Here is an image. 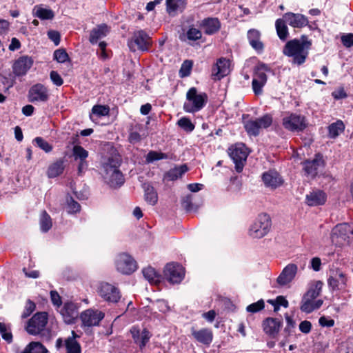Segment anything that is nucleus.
I'll list each match as a JSON object with an SVG mask.
<instances>
[{"label": "nucleus", "instance_id": "f257e3e1", "mask_svg": "<svg viewBox=\"0 0 353 353\" xmlns=\"http://www.w3.org/2000/svg\"><path fill=\"white\" fill-rule=\"evenodd\" d=\"M121 156L115 150L101 160V174L105 182L112 188H117L124 183V176L119 170Z\"/></svg>", "mask_w": 353, "mask_h": 353}, {"label": "nucleus", "instance_id": "f03ea898", "mask_svg": "<svg viewBox=\"0 0 353 353\" xmlns=\"http://www.w3.org/2000/svg\"><path fill=\"white\" fill-rule=\"evenodd\" d=\"M312 46V41L308 40L306 35H302L300 39H294L288 41L283 48V54L292 58V63L303 65L309 54L308 50Z\"/></svg>", "mask_w": 353, "mask_h": 353}, {"label": "nucleus", "instance_id": "7ed1b4c3", "mask_svg": "<svg viewBox=\"0 0 353 353\" xmlns=\"http://www.w3.org/2000/svg\"><path fill=\"white\" fill-rule=\"evenodd\" d=\"M208 101V97L205 92H199L196 88L192 87L186 93L183 109L185 112L194 114L201 110L206 105Z\"/></svg>", "mask_w": 353, "mask_h": 353}, {"label": "nucleus", "instance_id": "20e7f679", "mask_svg": "<svg viewBox=\"0 0 353 353\" xmlns=\"http://www.w3.org/2000/svg\"><path fill=\"white\" fill-rule=\"evenodd\" d=\"M271 225L270 216L267 214H261L250 226L248 234L253 239H261L269 232Z\"/></svg>", "mask_w": 353, "mask_h": 353}, {"label": "nucleus", "instance_id": "39448f33", "mask_svg": "<svg viewBox=\"0 0 353 353\" xmlns=\"http://www.w3.org/2000/svg\"><path fill=\"white\" fill-rule=\"evenodd\" d=\"M272 121V117L266 114L261 117L245 121L244 128L249 136L257 137L260 134V130L270 127Z\"/></svg>", "mask_w": 353, "mask_h": 353}, {"label": "nucleus", "instance_id": "423d86ee", "mask_svg": "<svg viewBox=\"0 0 353 353\" xmlns=\"http://www.w3.org/2000/svg\"><path fill=\"white\" fill-rule=\"evenodd\" d=\"M105 314L103 312L93 308L84 310L80 314L81 327L86 331L87 329L98 326Z\"/></svg>", "mask_w": 353, "mask_h": 353}, {"label": "nucleus", "instance_id": "0eeeda50", "mask_svg": "<svg viewBox=\"0 0 353 353\" xmlns=\"http://www.w3.org/2000/svg\"><path fill=\"white\" fill-rule=\"evenodd\" d=\"M283 127L292 132H302L307 125L305 117L301 114L291 113L289 116L285 117L283 119Z\"/></svg>", "mask_w": 353, "mask_h": 353}, {"label": "nucleus", "instance_id": "6e6552de", "mask_svg": "<svg viewBox=\"0 0 353 353\" xmlns=\"http://www.w3.org/2000/svg\"><path fill=\"white\" fill-rule=\"evenodd\" d=\"M229 155L235 164L236 171L241 172L248 153L244 144H237L229 148Z\"/></svg>", "mask_w": 353, "mask_h": 353}, {"label": "nucleus", "instance_id": "1a4fd4ad", "mask_svg": "<svg viewBox=\"0 0 353 353\" xmlns=\"http://www.w3.org/2000/svg\"><path fill=\"white\" fill-rule=\"evenodd\" d=\"M163 279L171 283H179L184 277L182 266L176 263H168L163 271Z\"/></svg>", "mask_w": 353, "mask_h": 353}, {"label": "nucleus", "instance_id": "9d476101", "mask_svg": "<svg viewBox=\"0 0 353 353\" xmlns=\"http://www.w3.org/2000/svg\"><path fill=\"white\" fill-rule=\"evenodd\" d=\"M47 322V314L46 312H38L28 321L26 326V331L32 335L38 334L44 329Z\"/></svg>", "mask_w": 353, "mask_h": 353}, {"label": "nucleus", "instance_id": "9b49d317", "mask_svg": "<svg viewBox=\"0 0 353 353\" xmlns=\"http://www.w3.org/2000/svg\"><path fill=\"white\" fill-rule=\"evenodd\" d=\"M97 292L104 301L108 302L117 303L120 299L118 289L108 283H100Z\"/></svg>", "mask_w": 353, "mask_h": 353}, {"label": "nucleus", "instance_id": "f8f14e48", "mask_svg": "<svg viewBox=\"0 0 353 353\" xmlns=\"http://www.w3.org/2000/svg\"><path fill=\"white\" fill-rule=\"evenodd\" d=\"M302 165L305 175L314 178L317 175L319 168L324 165L323 155L320 153L316 154L312 160L304 161Z\"/></svg>", "mask_w": 353, "mask_h": 353}, {"label": "nucleus", "instance_id": "ddd939ff", "mask_svg": "<svg viewBox=\"0 0 353 353\" xmlns=\"http://www.w3.org/2000/svg\"><path fill=\"white\" fill-rule=\"evenodd\" d=\"M347 282L346 275L339 269L330 270L327 279L328 286L332 290H341L345 288Z\"/></svg>", "mask_w": 353, "mask_h": 353}, {"label": "nucleus", "instance_id": "4468645a", "mask_svg": "<svg viewBox=\"0 0 353 353\" xmlns=\"http://www.w3.org/2000/svg\"><path fill=\"white\" fill-rule=\"evenodd\" d=\"M261 179L265 186L271 190L281 187L284 183L282 176L275 170H269L263 172Z\"/></svg>", "mask_w": 353, "mask_h": 353}, {"label": "nucleus", "instance_id": "2eb2a0df", "mask_svg": "<svg viewBox=\"0 0 353 353\" xmlns=\"http://www.w3.org/2000/svg\"><path fill=\"white\" fill-rule=\"evenodd\" d=\"M59 312L66 324H73L79 315V307L74 303L67 301Z\"/></svg>", "mask_w": 353, "mask_h": 353}, {"label": "nucleus", "instance_id": "dca6fc26", "mask_svg": "<svg viewBox=\"0 0 353 353\" xmlns=\"http://www.w3.org/2000/svg\"><path fill=\"white\" fill-rule=\"evenodd\" d=\"M48 90L41 83L32 85L28 92V99L32 103H44L48 100Z\"/></svg>", "mask_w": 353, "mask_h": 353}, {"label": "nucleus", "instance_id": "f3484780", "mask_svg": "<svg viewBox=\"0 0 353 353\" xmlns=\"http://www.w3.org/2000/svg\"><path fill=\"white\" fill-rule=\"evenodd\" d=\"M282 325V320L277 318L268 317L262 323L264 332L272 339H276Z\"/></svg>", "mask_w": 353, "mask_h": 353}, {"label": "nucleus", "instance_id": "a211bd4d", "mask_svg": "<svg viewBox=\"0 0 353 353\" xmlns=\"http://www.w3.org/2000/svg\"><path fill=\"white\" fill-rule=\"evenodd\" d=\"M134 44L141 52H148L152 45V39L145 30H140L134 32Z\"/></svg>", "mask_w": 353, "mask_h": 353}, {"label": "nucleus", "instance_id": "6ab92c4d", "mask_svg": "<svg viewBox=\"0 0 353 353\" xmlns=\"http://www.w3.org/2000/svg\"><path fill=\"white\" fill-rule=\"evenodd\" d=\"M117 270L121 274H130L132 272V259L130 254L122 252L115 259Z\"/></svg>", "mask_w": 353, "mask_h": 353}, {"label": "nucleus", "instance_id": "aec40b11", "mask_svg": "<svg viewBox=\"0 0 353 353\" xmlns=\"http://www.w3.org/2000/svg\"><path fill=\"white\" fill-rule=\"evenodd\" d=\"M34 63L32 57L28 56H21L15 61L13 64L12 70L16 76H24L31 68Z\"/></svg>", "mask_w": 353, "mask_h": 353}, {"label": "nucleus", "instance_id": "412c9836", "mask_svg": "<svg viewBox=\"0 0 353 353\" xmlns=\"http://www.w3.org/2000/svg\"><path fill=\"white\" fill-rule=\"evenodd\" d=\"M230 61L226 58L221 57L212 66V78L214 81L220 80L230 72Z\"/></svg>", "mask_w": 353, "mask_h": 353}, {"label": "nucleus", "instance_id": "4be33fe9", "mask_svg": "<svg viewBox=\"0 0 353 353\" xmlns=\"http://www.w3.org/2000/svg\"><path fill=\"white\" fill-rule=\"evenodd\" d=\"M298 270V267L294 263H290L286 265L278 276L276 281L281 286L286 285L292 281Z\"/></svg>", "mask_w": 353, "mask_h": 353}, {"label": "nucleus", "instance_id": "5701e85b", "mask_svg": "<svg viewBox=\"0 0 353 353\" xmlns=\"http://www.w3.org/2000/svg\"><path fill=\"white\" fill-rule=\"evenodd\" d=\"M199 27L205 34L212 35L219 31L221 23L216 17H207L200 22Z\"/></svg>", "mask_w": 353, "mask_h": 353}, {"label": "nucleus", "instance_id": "b1692460", "mask_svg": "<svg viewBox=\"0 0 353 353\" xmlns=\"http://www.w3.org/2000/svg\"><path fill=\"white\" fill-rule=\"evenodd\" d=\"M286 23L293 28H301L308 24L307 18L301 14L288 12L283 15Z\"/></svg>", "mask_w": 353, "mask_h": 353}, {"label": "nucleus", "instance_id": "393cba45", "mask_svg": "<svg viewBox=\"0 0 353 353\" xmlns=\"http://www.w3.org/2000/svg\"><path fill=\"white\" fill-rule=\"evenodd\" d=\"M248 39L251 47L258 53L264 50V44L261 41V32L256 29H250L248 32Z\"/></svg>", "mask_w": 353, "mask_h": 353}, {"label": "nucleus", "instance_id": "a878e982", "mask_svg": "<svg viewBox=\"0 0 353 353\" xmlns=\"http://www.w3.org/2000/svg\"><path fill=\"white\" fill-rule=\"evenodd\" d=\"M192 335L199 343L210 345L213 340V333L210 329L202 328L199 330H192Z\"/></svg>", "mask_w": 353, "mask_h": 353}, {"label": "nucleus", "instance_id": "bb28decb", "mask_svg": "<svg viewBox=\"0 0 353 353\" xmlns=\"http://www.w3.org/2000/svg\"><path fill=\"white\" fill-rule=\"evenodd\" d=\"M32 13L33 17L41 20H52L55 16L54 11L43 4L36 5Z\"/></svg>", "mask_w": 353, "mask_h": 353}, {"label": "nucleus", "instance_id": "cd10ccee", "mask_svg": "<svg viewBox=\"0 0 353 353\" xmlns=\"http://www.w3.org/2000/svg\"><path fill=\"white\" fill-rule=\"evenodd\" d=\"M326 201V194L321 190L312 191L305 197V203L309 206L323 205Z\"/></svg>", "mask_w": 353, "mask_h": 353}, {"label": "nucleus", "instance_id": "c85d7f7f", "mask_svg": "<svg viewBox=\"0 0 353 353\" xmlns=\"http://www.w3.org/2000/svg\"><path fill=\"white\" fill-rule=\"evenodd\" d=\"M351 224L343 223L336 225L332 230L331 239L332 241L336 238H341L343 241L349 239Z\"/></svg>", "mask_w": 353, "mask_h": 353}, {"label": "nucleus", "instance_id": "c756f323", "mask_svg": "<svg viewBox=\"0 0 353 353\" xmlns=\"http://www.w3.org/2000/svg\"><path fill=\"white\" fill-rule=\"evenodd\" d=\"M152 334L146 329H143L140 333L139 330L134 327V342L137 343L142 352L146 344L149 342Z\"/></svg>", "mask_w": 353, "mask_h": 353}, {"label": "nucleus", "instance_id": "7c9ffc66", "mask_svg": "<svg viewBox=\"0 0 353 353\" xmlns=\"http://www.w3.org/2000/svg\"><path fill=\"white\" fill-rule=\"evenodd\" d=\"M323 301L321 299L314 300L308 299L303 297L301 303L300 309L302 312L310 314L314 310H317L321 307Z\"/></svg>", "mask_w": 353, "mask_h": 353}, {"label": "nucleus", "instance_id": "2f4dec72", "mask_svg": "<svg viewBox=\"0 0 353 353\" xmlns=\"http://www.w3.org/2000/svg\"><path fill=\"white\" fill-rule=\"evenodd\" d=\"M142 272L145 279L151 284L158 285L163 280V275L151 266L143 268Z\"/></svg>", "mask_w": 353, "mask_h": 353}, {"label": "nucleus", "instance_id": "473e14b6", "mask_svg": "<svg viewBox=\"0 0 353 353\" xmlns=\"http://www.w3.org/2000/svg\"><path fill=\"white\" fill-rule=\"evenodd\" d=\"M109 32L108 26L101 24L93 28L90 34V42L92 44H96L98 41L105 37Z\"/></svg>", "mask_w": 353, "mask_h": 353}, {"label": "nucleus", "instance_id": "72a5a7b5", "mask_svg": "<svg viewBox=\"0 0 353 353\" xmlns=\"http://www.w3.org/2000/svg\"><path fill=\"white\" fill-rule=\"evenodd\" d=\"M142 188L144 191L145 201L152 205H154L158 201V194L154 188L150 183H144Z\"/></svg>", "mask_w": 353, "mask_h": 353}, {"label": "nucleus", "instance_id": "f704fd0d", "mask_svg": "<svg viewBox=\"0 0 353 353\" xmlns=\"http://www.w3.org/2000/svg\"><path fill=\"white\" fill-rule=\"evenodd\" d=\"M80 336L72 331V336L67 338L64 341V345L67 353H81V346L76 339Z\"/></svg>", "mask_w": 353, "mask_h": 353}, {"label": "nucleus", "instance_id": "c9c22d12", "mask_svg": "<svg viewBox=\"0 0 353 353\" xmlns=\"http://www.w3.org/2000/svg\"><path fill=\"white\" fill-rule=\"evenodd\" d=\"M270 69L268 65L263 63H259L254 69V78L253 79H256L259 81H262V83L267 82V75L265 74V71H270Z\"/></svg>", "mask_w": 353, "mask_h": 353}, {"label": "nucleus", "instance_id": "e433bc0d", "mask_svg": "<svg viewBox=\"0 0 353 353\" xmlns=\"http://www.w3.org/2000/svg\"><path fill=\"white\" fill-rule=\"evenodd\" d=\"M64 170L63 161L59 159L50 165L47 171V175L49 178H54L60 175Z\"/></svg>", "mask_w": 353, "mask_h": 353}, {"label": "nucleus", "instance_id": "4c0bfd02", "mask_svg": "<svg viewBox=\"0 0 353 353\" xmlns=\"http://www.w3.org/2000/svg\"><path fill=\"white\" fill-rule=\"evenodd\" d=\"M286 23H287L283 18L278 19L275 22V27L278 37L282 41L286 40L289 34Z\"/></svg>", "mask_w": 353, "mask_h": 353}, {"label": "nucleus", "instance_id": "58836bf2", "mask_svg": "<svg viewBox=\"0 0 353 353\" xmlns=\"http://www.w3.org/2000/svg\"><path fill=\"white\" fill-rule=\"evenodd\" d=\"M345 130V125L342 121L339 120L328 126V136L331 139L336 138Z\"/></svg>", "mask_w": 353, "mask_h": 353}, {"label": "nucleus", "instance_id": "ea45409f", "mask_svg": "<svg viewBox=\"0 0 353 353\" xmlns=\"http://www.w3.org/2000/svg\"><path fill=\"white\" fill-rule=\"evenodd\" d=\"M188 170V168L185 164L175 167L167 172L166 178L170 181L176 180L178 178L181 177Z\"/></svg>", "mask_w": 353, "mask_h": 353}, {"label": "nucleus", "instance_id": "a19ab883", "mask_svg": "<svg viewBox=\"0 0 353 353\" xmlns=\"http://www.w3.org/2000/svg\"><path fill=\"white\" fill-rule=\"evenodd\" d=\"M323 285V282L321 281H315L303 297L315 300L320 295Z\"/></svg>", "mask_w": 353, "mask_h": 353}, {"label": "nucleus", "instance_id": "79ce46f5", "mask_svg": "<svg viewBox=\"0 0 353 353\" xmlns=\"http://www.w3.org/2000/svg\"><path fill=\"white\" fill-rule=\"evenodd\" d=\"M202 37V32L197 28L190 27L185 34L180 35L179 38L181 41H185L186 39L190 41H196L200 39Z\"/></svg>", "mask_w": 353, "mask_h": 353}, {"label": "nucleus", "instance_id": "37998d69", "mask_svg": "<svg viewBox=\"0 0 353 353\" xmlns=\"http://www.w3.org/2000/svg\"><path fill=\"white\" fill-rule=\"evenodd\" d=\"M285 319L286 321V325L283 330L282 335L284 338H289L294 332L296 323L292 316H290L287 313L285 314Z\"/></svg>", "mask_w": 353, "mask_h": 353}, {"label": "nucleus", "instance_id": "c03bdc74", "mask_svg": "<svg viewBox=\"0 0 353 353\" xmlns=\"http://www.w3.org/2000/svg\"><path fill=\"white\" fill-rule=\"evenodd\" d=\"M47 349L39 342L30 343L22 353H47Z\"/></svg>", "mask_w": 353, "mask_h": 353}, {"label": "nucleus", "instance_id": "a18cd8bd", "mask_svg": "<svg viewBox=\"0 0 353 353\" xmlns=\"http://www.w3.org/2000/svg\"><path fill=\"white\" fill-rule=\"evenodd\" d=\"M110 109L106 105H95L92 108L90 118L92 120L108 114Z\"/></svg>", "mask_w": 353, "mask_h": 353}, {"label": "nucleus", "instance_id": "49530a36", "mask_svg": "<svg viewBox=\"0 0 353 353\" xmlns=\"http://www.w3.org/2000/svg\"><path fill=\"white\" fill-rule=\"evenodd\" d=\"M52 219L49 214L46 212H42L40 216V228L43 232H47L52 228Z\"/></svg>", "mask_w": 353, "mask_h": 353}, {"label": "nucleus", "instance_id": "de8ad7c7", "mask_svg": "<svg viewBox=\"0 0 353 353\" xmlns=\"http://www.w3.org/2000/svg\"><path fill=\"white\" fill-rule=\"evenodd\" d=\"M81 210V205L79 203L74 201L72 197L69 196L66 199V211L68 214H74L79 212Z\"/></svg>", "mask_w": 353, "mask_h": 353}, {"label": "nucleus", "instance_id": "09e8293b", "mask_svg": "<svg viewBox=\"0 0 353 353\" xmlns=\"http://www.w3.org/2000/svg\"><path fill=\"white\" fill-rule=\"evenodd\" d=\"M177 125L182 130L188 133L192 132L195 128L191 120L186 117H181L179 120H178Z\"/></svg>", "mask_w": 353, "mask_h": 353}, {"label": "nucleus", "instance_id": "8fccbe9b", "mask_svg": "<svg viewBox=\"0 0 353 353\" xmlns=\"http://www.w3.org/2000/svg\"><path fill=\"white\" fill-rule=\"evenodd\" d=\"M72 154L75 160L85 161L88 157V152L80 145H74Z\"/></svg>", "mask_w": 353, "mask_h": 353}, {"label": "nucleus", "instance_id": "3c124183", "mask_svg": "<svg viewBox=\"0 0 353 353\" xmlns=\"http://www.w3.org/2000/svg\"><path fill=\"white\" fill-rule=\"evenodd\" d=\"M166 159H168V155L165 153L153 150L150 151L146 156V161L148 163H152L155 161Z\"/></svg>", "mask_w": 353, "mask_h": 353}, {"label": "nucleus", "instance_id": "603ef678", "mask_svg": "<svg viewBox=\"0 0 353 353\" xmlns=\"http://www.w3.org/2000/svg\"><path fill=\"white\" fill-rule=\"evenodd\" d=\"M185 4V0H166V10L169 14L177 10L179 5Z\"/></svg>", "mask_w": 353, "mask_h": 353}, {"label": "nucleus", "instance_id": "864d4df0", "mask_svg": "<svg viewBox=\"0 0 353 353\" xmlns=\"http://www.w3.org/2000/svg\"><path fill=\"white\" fill-rule=\"evenodd\" d=\"M193 63L191 60H185L183 62L179 70V76L181 77H188L190 74Z\"/></svg>", "mask_w": 353, "mask_h": 353}, {"label": "nucleus", "instance_id": "5fc2aeb1", "mask_svg": "<svg viewBox=\"0 0 353 353\" xmlns=\"http://www.w3.org/2000/svg\"><path fill=\"white\" fill-rule=\"evenodd\" d=\"M265 307V302L263 299H260L258 301L253 303L246 307V311L250 313H256Z\"/></svg>", "mask_w": 353, "mask_h": 353}, {"label": "nucleus", "instance_id": "6e6d98bb", "mask_svg": "<svg viewBox=\"0 0 353 353\" xmlns=\"http://www.w3.org/2000/svg\"><path fill=\"white\" fill-rule=\"evenodd\" d=\"M33 142L46 152H50L52 150L51 145L41 137H36Z\"/></svg>", "mask_w": 353, "mask_h": 353}, {"label": "nucleus", "instance_id": "4d7b16f0", "mask_svg": "<svg viewBox=\"0 0 353 353\" xmlns=\"http://www.w3.org/2000/svg\"><path fill=\"white\" fill-rule=\"evenodd\" d=\"M35 304L30 300H28L24 308V310L21 314L22 319L28 317L35 310Z\"/></svg>", "mask_w": 353, "mask_h": 353}, {"label": "nucleus", "instance_id": "13d9d810", "mask_svg": "<svg viewBox=\"0 0 353 353\" xmlns=\"http://www.w3.org/2000/svg\"><path fill=\"white\" fill-rule=\"evenodd\" d=\"M54 59L59 63H64L68 59V55L65 50L59 49L54 52Z\"/></svg>", "mask_w": 353, "mask_h": 353}, {"label": "nucleus", "instance_id": "bf43d9fd", "mask_svg": "<svg viewBox=\"0 0 353 353\" xmlns=\"http://www.w3.org/2000/svg\"><path fill=\"white\" fill-rule=\"evenodd\" d=\"M0 334L2 338L7 342L10 343L12 341V335L11 332L7 329L6 325L0 322Z\"/></svg>", "mask_w": 353, "mask_h": 353}, {"label": "nucleus", "instance_id": "052dcab7", "mask_svg": "<svg viewBox=\"0 0 353 353\" xmlns=\"http://www.w3.org/2000/svg\"><path fill=\"white\" fill-rule=\"evenodd\" d=\"M343 45L346 48H351L353 46V34L347 33L344 34L341 37Z\"/></svg>", "mask_w": 353, "mask_h": 353}, {"label": "nucleus", "instance_id": "680f3d73", "mask_svg": "<svg viewBox=\"0 0 353 353\" xmlns=\"http://www.w3.org/2000/svg\"><path fill=\"white\" fill-rule=\"evenodd\" d=\"M266 83H262V81H256V79H252V89L254 93L256 95H260L263 92V87L265 85Z\"/></svg>", "mask_w": 353, "mask_h": 353}, {"label": "nucleus", "instance_id": "e2e57ef3", "mask_svg": "<svg viewBox=\"0 0 353 353\" xmlns=\"http://www.w3.org/2000/svg\"><path fill=\"white\" fill-rule=\"evenodd\" d=\"M50 298L52 304L57 308L61 307L62 301L60 295L56 291L50 292Z\"/></svg>", "mask_w": 353, "mask_h": 353}, {"label": "nucleus", "instance_id": "0e129e2a", "mask_svg": "<svg viewBox=\"0 0 353 353\" xmlns=\"http://www.w3.org/2000/svg\"><path fill=\"white\" fill-rule=\"evenodd\" d=\"M48 37L49 39H50L55 46H58L60 43L61 35L58 31L56 30H49L48 32Z\"/></svg>", "mask_w": 353, "mask_h": 353}, {"label": "nucleus", "instance_id": "69168bd1", "mask_svg": "<svg viewBox=\"0 0 353 353\" xmlns=\"http://www.w3.org/2000/svg\"><path fill=\"white\" fill-rule=\"evenodd\" d=\"M299 330L303 334H308L312 330V323L307 320L303 321L299 324Z\"/></svg>", "mask_w": 353, "mask_h": 353}, {"label": "nucleus", "instance_id": "338daca9", "mask_svg": "<svg viewBox=\"0 0 353 353\" xmlns=\"http://www.w3.org/2000/svg\"><path fill=\"white\" fill-rule=\"evenodd\" d=\"M319 323L322 327H330L334 325V321L332 319L323 316L319 318Z\"/></svg>", "mask_w": 353, "mask_h": 353}, {"label": "nucleus", "instance_id": "774afa93", "mask_svg": "<svg viewBox=\"0 0 353 353\" xmlns=\"http://www.w3.org/2000/svg\"><path fill=\"white\" fill-rule=\"evenodd\" d=\"M50 79L53 83L57 86H60L63 84V81L61 77L56 71H52L50 72Z\"/></svg>", "mask_w": 353, "mask_h": 353}]
</instances>
